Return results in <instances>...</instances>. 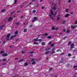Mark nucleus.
Here are the masks:
<instances>
[{"instance_id": "1", "label": "nucleus", "mask_w": 77, "mask_h": 77, "mask_svg": "<svg viewBox=\"0 0 77 77\" xmlns=\"http://www.w3.org/2000/svg\"><path fill=\"white\" fill-rule=\"evenodd\" d=\"M74 44H73L71 45L70 46V51H72V48H74Z\"/></svg>"}, {"instance_id": "2", "label": "nucleus", "mask_w": 77, "mask_h": 77, "mask_svg": "<svg viewBox=\"0 0 77 77\" xmlns=\"http://www.w3.org/2000/svg\"><path fill=\"white\" fill-rule=\"evenodd\" d=\"M77 25L75 26H72L71 27V29H75L76 27H77Z\"/></svg>"}, {"instance_id": "3", "label": "nucleus", "mask_w": 77, "mask_h": 77, "mask_svg": "<svg viewBox=\"0 0 77 77\" xmlns=\"http://www.w3.org/2000/svg\"><path fill=\"white\" fill-rule=\"evenodd\" d=\"M49 17H50V18L52 20V21H53L54 20V19L53 18V17H52V16H51V14H49Z\"/></svg>"}, {"instance_id": "4", "label": "nucleus", "mask_w": 77, "mask_h": 77, "mask_svg": "<svg viewBox=\"0 0 77 77\" xmlns=\"http://www.w3.org/2000/svg\"><path fill=\"white\" fill-rule=\"evenodd\" d=\"M12 20V17H9L8 20V21H11V20Z\"/></svg>"}, {"instance_id": "5", "label": "nucleus", "mask_w": 77, "mask_h": 77, "mask_svg": "<svg viewBox=\"0 0 77 77\" xmlns=\"http://www.w3.org/2000/svg\"><path fill=\"white\" fill-rule=\"evenodd\" d=\"M8 55V54L6 53H4L2 54V56H3V57L5 56H7Z\"/></svg>"}, {"instance_id": "6", "label": "nucleus", "mask_w": 77, "mask_h": 77, "mask_svg": "<svg viewBox=\"0 0 77 77\" xmlns=\"http://www.w3.org/2000/svg\"><path fill=\"white\" fill-rule=\"evenodd\" d=\"M38 20V18L36 17H34V20L35 21H37Z\"/></svg>"}, {"instance_id": "7", "label": "nucleus", "mask_w": 77, "mask_h": 77, "mask_svg": "<svg viewBox=\"0 0 77 77\" xmlns=\"http://www.w3.org/2000/svg\"><path fill=\"white\" fill-rule=\"evenodd\" d=\"M57 9V8L56 7H54L52 8V9H53V10H54V11H55L56 10V9Z\"/></svg>"}, {"instance_id": "8", "label": "nucleus", "mask_w": 77, "mask_h": 77, "mask_svg": "<svg viewBox=\"0 0 77 77\" xmlns=\"http://www.w3.org/2000/svg\"><path fill=\"white\" fill-rule=\"evenodd\" d=\"M11 35V34L9 33L6 36V37H7V38H9V36H10Z\"/></svg>"}, {"instance_id": "9", "label": "nucleus", "mask_w": 77, "mask_h": 77, "mask_svg": "<svg viewBox=\"0 0 77 77\" xmlns=\"http://www.w3.org/2000/svg\"><path fill=\"white\" fill-rule=\"evenodd\" d=\"M41 44L42 45H45V42H43Z\"/></svg>"}, {"instance_id": "10", "label": "nucleus", "mask_w": 77, "mask_h": 77, "mask_svg": "<svg viewBox=\"0 0 77 77\" xmlns=\"http://www.w3.org/2000/svg\"><path fill=\"white\" fill-rule=\"evenodd\" d=\"M69 15V14H66V15L65 17H66V18H67V17H68Z\"/></svg>"}, {"instance_id": "11", "label": "nucleus", "mask_w": 77, "mask_h": 77, "mask_svg": "<svg viewBox=\"0 0 77 77\" xmlns=\"http://www.w3.org/2000/svg\"><path fill=\"white\" fill-rule=\"evenodd\" d=\"M62 24H63L65 23L66 22V21L65 20H63L62 22Z\"/></svg>"}, {"instance_id": "12", "label": "nucleus", "mask_w": 77, "mask_h": 77, "mask_svg": "<svg viewBox=\"0 0 77 77\" xmlns=\"http://www.w3.org/2000/svg\"><path fill=\"white\" fill-rule=\"evenodd\" d=\"M5 26V25H3V26H0V30H1V29H2L3 28V26Z\"/></svg>"}, {"instance_id": "13", "label": "nucleus", "mask_w": 77, "mask_h": 77, "mask_svg": "<svg viewBox=\"0 0 77 77\" xmlns=\"http://www.w3.org/2000/svg\"><path fill=\"white\" fill-rule=\"evenodd\" d=\"M57 19H56L57 21H59L60 19V17H59L58 16H57Z\"/></svg>"}, {"instance_id": "14", "label": "nucleus", "mask_w": 77, "mask_h": 77, "mask_svg": "<svg viewBox=\"0 0 77 77\" xmlns=\"http://www.w3.org/2000/svg\"><path fill=\"white\" fill-rule=\"evenodd\" d=\"M35 63H36V61H34L32 63V64L33 65H34L35 64Z\"/></svg>"}, {"instance_id": "15", "label": "nucleus", "mask_w": 77, "mask_h": 77, "mask_svg": "<svg viewBox=\"0 0 77 77\" xmlns=\"http://www.w3.org/2000/svg\"><path fill=\"white\" fill-rule=\"evenodd\" d=\"M38 38H37V39H34V41H38Z\"/></svg>"}, {"instance_id": "16", "label": "nucleus", "mask_w": 77, "mask_h": 77, "mask_svg": "<svg viewBox=\"0 0 77 77\" xmlns=\"http://www.w3.org/2000/svg\"><path fill=\"white\" fill-rule=\"evenodd\" d=\"M23 32H24L25 33L26 32H27V29H25L24 30H23Z\"/></svg>"}, {"instance_id": "17", "label": "nucleus", "mask_w": 77, "mask_h": 77, "mask_svg": "<svg viewBox=\"0 0 77 77\" xmlns=\"http://www.w3.org/2000/svg\"><path fill=\"white\" fill-rule=\"evenodd\" d=\"M24 60V59H22L21 60H19V62H22V61H23Z\"/></svg>"}, {"instance_id": "18", "label": "nucleus", "mask_w": 77, "mask_h": 77, "mask_svg": "<svg viewBox=\"0 0 77 77\" xmlns=\"http://www.w3.org/2000/svg\"><path fill=\"white\" fill-rule=\"evenodd\" d=\"M47 38L48 39H51V37L50 36H49Z\"/></svg>"}, {"instance_id": "19", "label": "nucleus", "mask_w": 77, "mask_h": 77, "mask_svg": "<svg viewBox=\"0 0 77 77\" xmlns=\"http://www.w3.org/2000/svg\"><path fill=\"white\" fill-rule=\"evenodd\" d=\"M52 5H54V6H56V5H57V3H53Z\"/></svg>"}, {"instance_id": "20", "label": "nucleus", "mask_w": 77, "mask_h": 77, "mask_svg": "<svg viewBox=\"0 0 77 77\" xmlns=\"http://www.w3.org/2000/svg\"><path fill=\"white\" fill-rule=\"evenodd\" d=\"M50 53V51H48L46 52L45 54H47L48 53Z\"/></svg>"}, {"instance_id": "21", "label": "nucleus", "mask_w": 77, "mask_h": 77, "mask_svg": "<svg viewBox=\"0 0 77 77\" xmlns=\"http://www.w3.org/2000/svg\"><path fill=\"white\" fill-rule=\"evenodd\" d=\"M18 32L17 31H16L15 32V35H17V34H18Z\"/></svg>"}, {"instance_id": "22", "label": "nucleus", "mask_w": 77, "mask_h": 77, "mask_svg": "<svg viewBox=\"0 0 77 77\" xmlns=\"http://www.w3.org/2000/svg\"><path fill=\"white\" fill-rule=\"evenodd\" d=\"M68 56H69V57H70V56H71V54H68Z\"/></svg>"}, {"instance_id": "23", "label": "nucleus", "mask_w": 77, "mask_h": 77, "mask_svg": "<svg viewBox=\"0 0 77 77\" xmlns=\"http://www.w3.org/2000/svg\"><path fill=\"white\" fill-rule=\"evenodd\" d=\"M71 44V42H69L68 44V45H70V44Z\"/></svg>"}, {"instance_id": "24", "label": "nucleus", "mask_w": 77, "mask_h": 77, "mask_svg": "<svg viewBox=\"0 0 77 77\" xmlns=\"http://www.w3.org/2000/svg\"><path fill=\"white\" fill-rule=\"evenodd\" d=\"M51 15H53V11H51Z\"/></svg>"}, {"instance_id": "25", "label": "nucleus", "mask_w": 77, "mask_h": 77, "mask_svg": "<svg viewBox=\"0 0 77 77\" xmlns=\"http://www.w3.org/2000/svg\"><path fill=\"white\" fill-rule=\"evenodd\" d=\"M33 26V25L32 24H30V25L29 26V27H30V28H32V27Z\"/></svg>"}, {"instance_id": "26", "label": "nucleus", "mask_w": 77, "mask_h": 77, "mask_svg": "<svg viewBox=\"0 0 77 77\" xmlns=\"http://www.w3.org/2000/svg\"><path fill=\"white\" fill-rule=\"evenodd\" d=\"M52 30H55V28L54 27H52Z\"/></svg>"}, {"instance_id": "27", "label": "nucleus", "mask_w": 77, "mask_h": 77, "mask_svg": "<svg viewBox=\"0 0 77 77\" xmlns=\"http://www.w3.org/2000/svg\"><path fill=\"white\" fill-rule=\"evenodd\" d=\"M17 0H15L14 4H16V3H17Z\"/></svg>"}, {"instance_id": "28", "label": "nucleus", "mask_w": 77, "mask_h": 77, "mask_svg": "<svg viewBox=\"0 0 77 77\" xmlns=\"http://www.w3.org/2000/svg\"><path fill=\"white\" fill-rule=\"evenodd\" d=\"M28 65V64L27 63H25V66H27Z\"/></svg>"}, {"instance_id": "29", "label": "nucleus", "mask_w": 77, "mask_h": 77, "mask_svg": "<svg viewBox=\"0 0 77 77\" xmlns=\"http://www.w3.org/2000/svg\"><path fill=\"white\" fill-rule=\"evenodd\" d=\"M35 12H36V10H33L32 11V13H35Z\"/></svg>"}, {"instance_id": "30", "label": "nucleus", "mask_w": 77, "mask_h": 77, "mask_svg": "<svg viewBox=\"0 0 77 77\" xmlns=\"http://www.w3.org/2000/svg\"><path fill=\"white\" fill-rule=\"evenodd\" d=\"M69 30H67L66 32V33H69Z\"/></svg>"}, {"instance_id": "31", "label": "nucleus", "mask_w": 77, "mask_h": 77, "mask_svg": "<svg viewBox=\"0 0 77 77\" xmlns=\"http://www.w3.org/2000/svg\"><path fill=\"white\" fill-rule=\"evenodd\" d=\"M50 50V48H46L45 49V50Z\"/></svg>"}, {"instance_id": "32", "label": "nucleus", "mask_w": 77, "mask_h": 77, "mask_svg": "<svg viewBox=\"0 0 77 77\" xmlns=\"http://www.w3.org/2000/svg\"><path fill=\"white\" fill-rule=\"evenodd\" d=\"M53 53H55V52L54 51H52V52L51 53V54H53Z\"/></svg>"}, {"instance_id": "33", "label": "nucleus", "mask_w": 77, "mask_h": 77, "mask_svg": "<svg viewBox=\"0 0 77 77\" xmlns=\"http://www.w3.org/2000/svg\"><path fill=\"white\" fill-rule=\"evenodd\" d=\"M4 52L3 51H2L1 52H0V53H1V54H3V53H4Z\"/></svg>"}, {"instance_id": "34", "label": "nucleus", "mask_w": 77, "mask_h": 77, "mask_svg": "<svg viewBox=\"0 0 77 77\" xmlns=\"http://www.w3.org/2000/svg\"><path fill=\"white\" fill-rule=\"evenodd\" d=\"M34 44H35V45L38 44V43H36L35 42H34Z\"/></svg>"}, {"instance_id": "35", "label": "nucleus", "mask_w": 77, "mask_h": 77, "mask_svg": "<svg viewBox=\"0 0 77 77\" xmlns=\"http://www.w3.org/2000/svg\"><path fill=\"white\" fill-rule=\"evenodd\" d=\"M19 40V38H18L16 40V42H17V41H18Z\"/></svg>"}, {"instance_id": "36", "label": "nucleus", "mask_w": 77, "mask_h": 77, "mask_svg": "<svg viewBox=\"0 0 77 77\" xmlns=\"http://www.w3.org/2000/svg\"><path fill=\"white\" fill-rule=\"evenodd\" d=\"M44 35H45V36H47L48 35V34H47V33H46L44 34Z\"/></svg>"}, {"instance_id": "37", "label": "nucleus", "mask_w": 77, "mask_h": 77, "mask_svg": "<svg viewBox=\"0 0 77 77\" xmlns=\"http://www.w3.org/2000/svg\"><path fill=\"white\" fill-rule=\"evenodd\" d=\"M17 35H15L13 36V37H14V38H15L16 37V36H17Z\"/></svg>"}, {"instance_id": "38", "label": "nucleus", "mask_w": 77, "mask_h": 77, "mask_svg": "<svg viewBox=\"0 0 77 77\" xmlns=\"http://www.w3.org/2000/svg\"><path fill=\"white\" fill-rule=\"evenodd\" d=\"M38 41H39L40 42H41L42 41V39H39L38 40Z\"/></svg>"}, {"instance_id": "39", "label": "nucleus", "mask_w": 77, "mask_h": 77, "mask_svg": "<svg viewBox=\"0 0 77 77\" xmlns=\"http://www.w3.org/2000/svg\"><path fill=\"white\" fill-rule=\"evenodd\" d=\"M9 37H8V38H6L7 41H9Z\"/></svg>"}, {"instance_id": "40", "label": "nucleus", "mask_w": 77, "mask_h": 77, "mask_svg": "<svg viewBox=\"0 0 77 77\" xmlns=\"http://www.w3.org/2000/svg\"><path fill=\"white\" fill-rule=\"evenodd\" d=\"M66 38H68V37H64L63 38V39H65Z\"/></svg>"}, {"instance_id": "41", "label": "nucleus", "mask_w": 77, "mask_h": 77, "mask_svg": "<svg viewBox=\"0 0 77 77\" xmlns=\"http://www.w3.org/2000/svg\"><path fill=\"white\" fill-rule=\"evenodd\" d=\"M16 25H19V23L17 22L16 23Z\"/></svg>"}, {"instance_id": "42", "label": "nucleus", "mask_w": 77, "mask_h": 77, "mask_svg": "<svg viewBox=\"0 0 77 77\" xmlns=\"http://www.w3.org/2000/svg\"><path fill=\"white\" fill-rule=\"evenodd\" d=\"M33 60H35V58H33L32 59V61H33Z\"/></svg>"}, {"instance_id": "43", "label": "nucleus", "mask_w": 77, "mask_h": 77, "mask_svg": "<svg viewBox=\"0 0 77 77\" xmlns=\"http://www.w3.org/2000/svg\"><path fill=\"white\" fill-rule=\"evenodd\" d=\"M13 37H14V36H12V37H11V38H10V39H12V38H13Z\"/></svg>"}, {"instance_id": "44", "label": "nucleus", "mask_w": 77, "mask_h": 77, "mask_svg": "<svg viewBox=\"0 0 77 77\" xmlns=\"http://www.w3.org/2000/svg\"><path fill=\"white\" fill-rule=\"evenodd\" d=\"M4 11H5V10H3L2 11V12H4Z\"/></svg>"}, {"instance_id": "45", "label": "nucleus", "mask_w": 77, "mask_h": 77, "mask_svg": "<svg viewBox=\"0 0 77 77\" xmlns=\"http://www.w3.org/2000/svg\"><path fill=\"white\" fill-rule=\"evenodd\" d=\"M51 44V42H50L48 44H49V45H50V44Z\"/></svg>"}, {"instance_id": "46", "label": "nucleus", "mask_w": 77, "mask_h": 77, "mask_svg": "<svg viewBox=\"0 0 77 77\" xmlns=\"http://www.w3.org/2000/svg\"><path fill=\"white\" fill-rule=\"evenodd\" d=\"M34 53V52L33 51H32V52H30L29 53H31V54H32V53Z\"/></svg>"}, {"instance_id": "47", "label": "nucleus", "mask_w": 77, "mask_h": 77, "mask_svg": "<svg viewBox=\"0 0 77 77\" xmlns=\"http://www.w3.org/2000/svg\"><path fill=\"white\" fill-rule=\"evenodd\" d=\"M68 2H69V3H71V1L70 0H69L68 1Z\"/></svg>"}, {"instance_id": "48", "label": "nucleus", "mask_w": 77, "mask_h": 77, "mask_svg": "<svg viewBox=\"0 0 77 77\" xmlns=\"http://www.w3.org/2000/svg\"><path fill=\"white\" fill-rule=\"evenodd\" d=\"M59 51H60V50H59V49H58V50L57 51V52H59Z\"/></svg>"}, {"instance_id": "49", "label": "nucleus", "mask_w": 77, "mask_h": 77, "mask_svg": "<svg viewBox=\"0 0 77 77\" xmlns=\"http://www.w3.org/2000/svg\"><path fill=\"white\" fill-rule=\"evenodd\" d=\"M75 77H77V73H75Z\"/></svg>"}, {"instance_id": "50", "label": "nucleus", "mask_w": 77, "mask_h": 77, "mask_svg": "<svg viewBox=\"0 0 77 77\" xmlns=\"http://www.w3.org/2000/svg\"><path fill=\"white\" fill-rule=\"evenodd\" d=\"M63 54H65V53H63L61 54V55H63Z\"/></svg>"}, {"instance_id": "51", "label": "nucleus", "mask_w": 77, "mask_h": 77, "mask_svg": "<svg viewBox=\"0 0 77 77\" xmlns=\"http://www.w3.org/2000/svg\"><path fill=\"white\" fill-rule=\"evenodd\" d=\"M42 9H44V6H42Z\"/></svg>"}, {"instance_id": "52", "label": "nucleus", "mask_w": 77, "mask_h": 77, "mask_svg": "<svg viewBox=\"0 0 77 77\" xmlns=\"http://www.w3.org/2000/svg\"><path fill=\"white\" fill-rule=\"evenodd\" d=\"M51 47H53V46H54V45L52 44H51Z\"/></svg>"}, {"instance_id": "53", "label": "nucleus", "mask_w": 77, "mask_h": 77, "mask_svg": "<svg viewBox=\"0 0 77 77\" xmlns=\"http://www.w3.org/2000/svg\"><path fill=\"white\" fill-rule=\"evenodd\" d=\"M6 59H4L2 60V61H6Z\"/></svg>"}, {"instance_id": "54", "label": "nucleus", "mask_w": 77, "mask_h": 77, "mask_svg": "<svg viewBox=\"0 0 77 77\" xmlns=\"http://www.w3.org/2000/svg\"><path fill=\"white\" fill-rule=\"evenodd\" d=\"M15 12V11H13L12 13H11V14L12 15V14H14V13Z\"/></svg>"}, {"instance_id": "55", "label": "nucleus", "mask_w": 77, "mask_h": 77, "mask_svg": "<svg viewBox=\"0 0 77 77\" xmlns=\"http://www.w3.org/2000/svg\"><path fill=\"white\" fill-rule=\"evenodd\" d=\"M58 30V28H55V30Z\"/></svg>"}, {"instance_id": "56", "label": "nucleus", "mask_w": 77, "mask_h": 77, "mask_svg": "<svg viewBox=\"0 0 77 77\" xmlns=\"http://www.w3.org/2000/svg\"><path fill=\"white\" fill-rule=\"evenodd\" d=\"M74 68H77V66H74Z\"/></svg>"}, {"instance_id": "57", "label": "nucleus", "mask_w": 77, "mask_h": 77, "mask_svg": "<svg viewBox=\"0 0 77 77\" xmlns=\"http://www.w3.org/2000/svg\"><path fill=\"white\" fill-rule=\"evenodd\" d=\"M66 12H67L68 11V9H66Z\"/></svg>"}, {"instance_id": "58", "label": "nucleus", "mask_w": 77, "mask_h": 77, "mask_svg": "<svg viewBox=\"0 0 77 77\" xmlns=\"http://www.w3.org/2000/svg\"><path fill=\"white\" fill-rule=\"evenodd\" d=\"M77 51V50H74L73 51V53H74V52L75 51Z\"/></svg>"}, {"instance_id": "59", "label": "nucleus", "mask_w": 77, "mask_h": 77, "mask_svg": "<svg viewBox=\"0 0 77 77\" xmlns=\"http://www.w3.org/2000/svg\"><path fill=\"white\" fill-rule=\"evenodd\" d=\"M77 24V20H76L75 21V24Z\"/></svg>"}, {"instance_id": "60", "label": "nucleus", "mask_w": 77, "mask_h": 77, "mask_svg": "<svg viewBox=\"0 0 77 77\" xmlns=\"http://www.w3.org/2000/svg\"><path fill=\"white\" fill-rule=\"evenodd\" d=\"M52 69H52V68H50L49 70H50V71H51V70H52Z\"/></svg>"}, {"instance_id": "61", "label": "nucleus", "mask_w": 77, "mask_h": 77, "mask_svg": "<svg viewBox=\"0 0 77 77\" xmlns=\"http://www.w3.org/2000/svg\"><path fill=\"white\" fill-rule=\"evenodd\" d=\"M6 42V41H4L3 42V43L4 44H5V42Z\"/></svg>"}, {"instance_id": "62", "label": "nucleus", "mask_w": 77, "mask_h": 77, "mask_svg": "<svg viewBox=\"0 0 77 77\" xmlns=\"http://www.w3.org/2000/svg\"><path fill=\"white\" fill-rule=\"evenodd\" d=\"M60 63H63V62L62 61H60Z\"/></svg>"}, {"instance_id": "63", "label": "nucleus", "mask_w": 77, "mask_h": 77, "mask_svg": "<svg viewBox=\"0 0 77 77\" xmlns=\"http://www.w3.org/2000/svg\"><path fill=\"white\" fill-rule=\"evenodd\" d=\"M63 31L64 32H66V29H63Z\"/></svg>"}, {"instance_id": "64", "label": "nucleus", "mask_w": 77, "mask_h": 77, "mask_svg": "<svg viewBox=\"0 0 77 77\" xmlns=\"http://www.w3.org/2000/svg\"><path fill=\"white\" fill-rule=\"evenodd\" d=\"M21 53H22L23 54V53H24V51H22Z\"/></svg>"}]
</instances>
